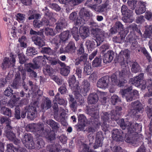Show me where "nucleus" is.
Masks as SVG:
<instances>
[{
  "mask_svg": "<svg viewBox=\"0 0 152 152\" xmlns=\"http://www.w3.org/2000/svg\"><path fill=\"white\" fill-rule=\"evenodd\" d=\"M28 126L30 129L34 130L37 137L39 136L45 137L50 141L54 140L55 138V133L53 132H51L48 135H46L47 133L44 130L43 125L42 124H31Z\"/></svg>",
  "mask_w": 152,
  "mask_h": 152,
  "instance_id": "nucleus-1",
  "label": "nucleus"
},
{
  "mask_svg": "<svg viewBox=\"0 0 152 152\" xmlns=\"http://www.w3.org/2000/svg\"><path fill=\"white\" fill-rule=\"evenodd\" d=\"M114 112V110L112 111L111 119L116 121L117 123L122 129H125L127 128L128 132L131 133L136 131L139 128H141V125L136 123H132L128 121H126L125 123L123 119L117 120L118 118L116 117L117 114H113Z\"/></svg>",
  "mask_w": 152,
  "mask_h": 152,
  "instance_id": "nucleus-2",
  "label": "nucleus"
},
{
  "mask_svg": "<svg viewBox=\"0 0 152 152\" xmlns=\"http://www.w3.org/2000/svg\"><path fill=\"white\" fill-rule=\"evenodd\" d=\"M121 64L122 66L123 67L125 66V68H123V69L119 72V76L120 79L119 80H117V77L115 74H113L111 77V81L113 85H116L119 87L123 86L124 83L127 82V81L126 80H124V81H122V77L124 78L126 75L128 74L130 72L128 66L123 65L122 63H121Z\"/></svg>",
  "mask_w": 152,
  "mask_h": 152,
  "instance_id": "nucleus-3",
  "label": "nucleus"
},
{
  "mask_svg": "<svg viewBox=\"0 0 152 152\" xmlns=\"http://www.w3.org/2000/svg\"><path fill=\"white\" fill-rule=\"evenodd\" d=\"M44 61L43 57L42 56H39L36 58L34 59V65L31 63H28L25 65L26 69L27 72H29V75L32 77H37V73L33 69H39L41 66V63Z\"/></svg>",
  "mask_w": 152,
  "mask_h": 152,
  "instance_id": "nucleus-4",
  "label": "nucleus"
},
{
  "mask_svg": "<svg viewBox=\"0 0 152 152\" xmlns=\"http://www.w3.org/2000/svg\"><path fill=\"white\" fill-rule=\"evenodd\" d=\"M71 35L68 31H64L60 34L58 37L56 36L51 40L52 43H54L57 47L60 45H62L68 40Z\"/></svg>",
  "mask_w": 152,
  "mask_h": 152,
  "instance_id": "nucleus-5",
  "label": "nucleus"
},
{
  "mask_svg": "<svg viewBox=\"0 0 152 152\" xmlns=\"http://www.w3.org/2000/svg\"><path fill=\"white\" fill-rule=\"evenodd\" d=\"M75 98L77 99V102L76 101H74V99L72 96L69 95V101L70 102V106L73 111H75L78 105H82L84 102L83 98L79 93L76 92L74 93Z\"/></svg>",
  "mask_w": 152,
  "mask_h": 152,
  "instance_id": "nucleus-6",
  "label": "nucleus"
},
{
  "mask_svg": "<svg viewBox=\"0 0 152 152\" xmlns=\"http://www.w3.org/2000/svg\"><path fill=\"white\" fill-rule=\"evenodd\" d=\"M65 22L63 20L61 21H59L57 24L55 28V31L50 27H47L45 29V33L47 35L54 36L56 33L61 31L63 28L65 26Z\"/></svg>",
  "mask_w": 152,
  "mask_h": 152,
  "instance_id": "nucleus-7",
  "label": "nucleus"
},
{
  "mask_svg": "<svg viewBox=\"0 0 152 152\" xmlns=\"http://www.w3.org/2000/svg\"><path fill=\"white\" fill-rule=\"evenodd\" d=\"M143 74L141 73L138 76L131 79L129 81L130 83L134 85L135 86L138 87L140 86L142 89H144L146 87V82L143 80Z\"/></svg>",
  "mask_w": 152,
  "mask_h": 152,
  "instance_id": "nucleus-8",
  "label": "nucleus"
},
{
  "mask_svg": "<svg viewBox=\"0 0 152 152\" xmlns=\"http://www.w3.org/2000/svg\"><path fill=\"white\" fill-rule=\"evenodd\" d=\"M121 12L122 15H124L123 21L125 23H131L134 20L132 13V11L128 9L126 6L123 5L121 7Z\"/></svg>",
  "mask_w": 152,
  "mask_h": 152,
  "instance_id": "nucleus-9",
  "label": "nucleus"
},
{
  "mask_svg": "<svg viewBox=\"0 0 152 152\" xmlns=\"http://www.w3.org/2000/svg\"><path fill=\"white\" fill-rule=\"evenodd\" d=\"M22 141L26 148L32 149L34 148V144L32 141V137L29 134H26L23 138Z\"/></svg>",
  "mask_w": 152,
  "mask_h": 152,
  "instance_id": "nucleus-10",
  "label": "nucleus"
},
{
  "mask_svg": "<svg viewBox=\"0 0 152 152\" xmlns=\"http://www.w3.org/2000/svg\"><path fill=\"white\" fill-rule=\"evenodd\" d=\"M10 59L7 57L4 59L3 62L2 64L3 68L9 67L10 66H13L14 65L15 62V58L16 57V55L10 54Z\"/></svg>",
  "mask_w": 152,
  "mask_h": 152,
  "instance_id": "nucleus-11",
  "label": "nucleus"
},
{
  "mask_svg": "<svg viewBox=\"0 0 152 152\" xmlns=\"http://www.w3.org/2000/svg\"><path fill=\"white\" fill-rule=\"evenodd\" d=\"M12 99V102L10 101V103L12 104V106H11L10 107H13L14 106H15L16 108H15V117L17 119H20V109L18 107L20 105L19 103L18 104V103H16V101H17L19 100L20 98H17L15 95H13Z\"/></svg>",
  "mask_w": 152,
  "mask_h": 152,
  "instance_id": "nucleus-12",
  "label": "nucleus"
},
{
  "mask_svg": "<svg viewBox=\"0 0 152 152\" xmlns=\"http://www.w3.org/2000/svg\"><path fill=\"white\" fill-rule=\"evenodd\" d=\"M133 109L131 113L133 115H136L138 113H142L143 107L142 104L139 101H136L132 103Z\"/></svg>",
  "mask_w": 152,
  "mask_h": 152,
  "instance_id": "nucleus-13",
  "label": "nucleus"
},
{
  "mask_svg": "<svg viewBox=\"0 0 152 152\" xmlns=\"http://www.w3.org/2000/svg\"><path fill=\"white\" fill-rule=\"evenodd\" d=\"M69 83L72 89L74 91V93H79L80 91V87L78 86L79 83L76 80V78L74 75L72 76L69 79Z\"/></svg>",
  "mask_w": 152,
  "mask_h": 152,
  "instance_id": "nucleus-14",
  "label": "nucleus"
},
{
  "mask_svg": "<svg viewBox=\"0 0 152 152\" xmlns=\"http://www.w3.org/2000/svg\"><path fill=\"white\" fill-rule=\"evenodd\" d=\"M132 89V87H130L127 89L123 90L121 91V93L123 97H125L127 102H130L134 99L132 94L130 91Z\"/></svg>",
  "mask_w": 152,
  "mask_h": 152,
  "instance_id": "nucleus-15",
  "label": "nucleus"
},
{
  "mask_svg": "<svg viewBox=\"0 0 152 152\" xmlns=\"http://www.w3.org/2000/svg\"><path fill=\"white\" fill-rule=\"evenodd\" d=\"M109 79L107 77H104L100 79L97 83V86L100 88L105 89L108 85Z\"/></svg>",
  "mask_w": 152,
  "mask_h": 152,
  "instance_id": "nucleus-16",
  "label": "nucleus"
},
{
  "mask_svg": "<svg viewBox=\"0 0 152 152\" xmlns=\"http://www.w3.org/2000/svg\"><path fill=\"white\" fill-rule=\"evenodd\" d=\"M27 115V117L31 120L37 116V112L35 107H33L28 106L26 107Z\"/></svg>",
  "mask_w": 152,
  "mask_h": 152,
  "instance_id": "nucleus-17",
  "label": "nucleus"
},
{
  "mask_svg": "<svg viewBox=\"0 0 152 152\" xmlns=\"http://www.w3.org/2000/svg\"><path fill=\"white\" fill-rule=\"evenodd\" d=\"M139 7H137L135 10V12L137 15H140L144 13L146 11V3L140 1L138 2Z\"/></svg>",
  "mask_w": 152,
  "mask_h": 152,
  "instance_id": "nucleus-18",
  "label": "nucleus"
},
{
  "mask_svg": "<svg viewBox=\"0 0 152 152\" xmlns=\"http://www.w3.org/2000/svg\"><path fill=\"white\" fill-rule=\"evenodd\" d=\"M114 56L113 51L111 50L108 51L104 55L103 62L105 64L110 63L113 60Z\"/></svg>",
  "mask_w": 152,
  "mask_h": 152,
  "instance_id": "nucleus-19",
  "label": "nucleus"
},
{
  "mask_svg": "<svg viewBox=\"0 0 152 152\" xmlns=\"http://www.w3.org/2000/svg\"><path fill=\"white\" fill-rule=\"evenodd\" d=\"M95 31L96 32L95 35L96 37V42H97V45H99L104 40V33L102 31L98 29H96Z\"/></svg>",
  "mask_w": 152,
  "mask_h": 152,
  "instance_id": "nucleus-20",
  "label": "nucleus"
},
{
  "mask_svg": "<svg viewBox=\"0 0 152 152\" xmlns=\"http://www.w3.org/2000/svg\"><path fill=\"white\" fill-rule=\"evenodd\" d=\"M103 140V137L101 132H97L96 135V140L94 147L95 149L97 148L102 145Z\"/></svg>",
  "mask_w": 152,
  "mask_h": 152,
  "instance_id": "nucleus-21",
  "label": "nucleus"
},
{
  "mask_svg": "<svg viewBox=\"0 0 152 152\" xmlns=\"http://www.w3.org/2000/svg\"><path fill=\"white\" fill-rule=\"evenodd\" d=\"M32 39L34 43L40 47H42L45 45L44 38H41L40 37L34 36L32 37Z\"/></svg>",
  "mask_w": 152,
  "mask_h": 152,
  "instance_id": "nucleus-22",
  "label": "nucleus"
},
{
  "mask_svg": "<svg viewBox=\"0 0 152 152\" xmlns=\"http://www.w3.org/2000/svg\"><path fill=\"white\" fill-rule=\"evenodd\" d=\"M123 132L118 129L113 130L112 133V137L114 140L119 141L121 140Z\"/></svg>",
  "mask_w": 152,
  "mask_h": 152,
  "instance_id": "nucleus-23",
  "label": "nucleus"
},
{
  "mask_svg": "<svg viewBox=\"0 0 152 152\" xmlns=\"http://www.w3.org/2000/svg\"><path fill=\"white\" fill-rule=\"evenodd\" d=\"M79 32L80 37L83 39L88 37L89 35V29L85 26L80 27L79 28Z\"/></svg>",
  "mask_w": 152,
  "mask_h": 152,
  "instance_id": "nucleus-24",
  "label": "nucleus"
},
{
  "mask_svg": "<svg viewBox=\"0 0 152 152\" xmlns=\"http://www.w3.org/2000/svg\"><path fill=\"white\" fill-rule=\"evenodd\" d=\"M76 49V47L74 43L72 42H70L67 45L65 48V52L72 53L74 52Z\"/></svg>",
  "mask_w": 152,
  "mask_h": 152,
  "instance_id": "nucleus-25",
  "label": "nucleus"
},
{
  "mask_svg": "<svg viewBox=\"0 0 152 152\" xmlns=\"http://www.w3.org/2000/svg\"><path fill=\"white\" fill-rule=\"evenodd\" d=\"M98 96L96 94H91L89 95L88 97V101L90 104H95L98 100Z\"/></svg>",
  "mask_w": 152,
  "mask_h": 152,
  "instance_id": "nucleus-26",
  "label": "nucleus"
},
{
  "mask_svg": "<svg viewBox=\"0 0 152 152\" xmlns=\"http://www.w3.org/2000/svg\"><path fill=\"white\" fill-rule=\"evenodd\" d=\"M78 127L83 129L86 126V118L85 116L83 115H79L78 117Z\"/></svg>",
  "mask_w": 152,
  "mask_h": 152,
  "instance_id": "nucleus-27",
  "label": "nucleus"
},
{
  "mask_svg": "<svg viewBox=\"0 0 152 152\" xmlns=\"http://www.w3.org/2000/svg\"><path fill=\"white\" fill-rule=\"evenodd\" d=\"M51 106V102L48 98H45L41 106L43 109L47 110L50 108Z\"/></svg>",
  "mask_w": 152,
  "mask_h": 152,
  "instance_id": "nucleus-28",
  "label": "nucleus"
},
{
  "mask_svg": "<svg viewBox=\"0 0 152 152\" xmlns=\"http://www.w3.org/2000/svg\"><path fill=\"white\" fill-rule=\"evenodd\" d=\"M92 71L91 64L88 62H86L84 64L83 73L86 75H90Z\"/></svg>",
  "mask_w": 152,
  "mask_h": 152,
  "instance_id": "nucleus-29",
  "label": "nucleus"
},
{
  "mask_svg": "<svg viewBox=\"0 0 152 152\" xmlns=\"http://www.w3.org/2000/svg\"><path fill=\"white\" fill-rule=\"evenodd\" d=\"M60 1L61 3L65 4H69L73 5H77L81 2L79 0H60Z\"/></svg>",
  "mask_w": 152,
  "mask_h": 152,
  "instance_id": "nucleus-30",
  "label": "nucleus"
},
{
  "mask_svg": "<svg viewBox=\"0 0 152 152\" xmlns=\"http://www.w3.org/2000/svg\"><path fill=\"white\" fill-rule=\"evenodd\" d=\"M131 70L133 73H136L140 71V68L139 64L135 62L131 63Z\"/></svg>",
  "mask_w": 152,
  "mask_h": 152,
  "instance_id": "nucleus-31",
  "label": "nucleus"
},
{
  "mask_svg": "<svg viewBox=\"0 0 152 152\" xmlns=\"http://www.w3.org/2000/svg\"><path fill=\"white\" fill-rule=\"evenodd\" d=\"M46 123L50 125L54 130H57L59 127V124L51 119H49L47 121Z\"/></svg>",
  "mask_w": 152,
  "mask_h": 152,
  "instance_id": "nucleus-32",
  "label": "nucleus"
},
{
  "mask_svg": "<svg viewBox=\"0 0 152 152\" xmlns=\"http://www.w3.org/2000/svg\"><path fill=\"white\" fill-rule=\"evenodd\" d=\"M80 16L82 17L86 20L90 17V14L89 11L86 10L83 8L80 10Z\"/></svg>",
  "mask_w": 152,
  "mask_h": 152,
  "instance_id": "nucleus-33",
  "label": "nucleus"
},
{
  "mask_svg": "<svg viewBox=\"0 0 152 152\" xmlns=\"http://www.w3.org/2000/svg\"><path fill=\"white\" fill-rule=\"evenodd\" d=\"M60 146L55 144L50 145L47 147V149L52 152H58L60 150Z\"/></svg>",
  "mask_w": 152,
  "mask_h": 152,
  "instance_id": "nucleus-34",
  "label": "nucleus"
},
{
  "mask_svg": "<svg viewBox=\"0 0 152 152\" xmlns=\"http://www.w3.org/2000/svg\"><path fill=\"white\" fill-rule=\"evenodd\" d=\"M1 112L4 115H7L9 117L12 116L11 110L7 107H1Z\"/></svg>",
  "mask_w": 152,
  "mask_h": 152,
  "instance_id": "nucleus-35",
  "label": "nucleus"
},
{
  "mask_svg": "<svg viewBox=\"0 0 152 152\" xmlns=\"http://www.w3.org/2000/svg\"><path fill=\"white\" fill-rule=\"evenodd\" d=\"M86 45L88 50H92L95 47V42L93 41L87 40L86 42Z\"/></svg>",
  "mask_w": 152,
  "mask_h": 152,
  "instance_id": "nucleus-36",
  "label": "nucleus"
},
{
  "mask_svg": "<svg viewBox=\"0 0 152 152\" xmlns=\"http://www.w3.org/2000/svg\"><path fill=\"white\" fill-rule=\"evenodd\" d=\"M82 88L85 93L88 92L90 89V83L87 80H84L82 83Z\"/></svg>",
  "mask_w": 152,
  "mask_h": 152,
  "instance_id": "nucleus-37",
  "label": "nucleus"
},
{
  "mask_svg": "<svg viewBox=\"0 0 152 152\" xmlns=\"http://www.w3.org/2000/svg\"><path fill=\"white\" fill-rule=\"evenodd\" d=\"M43 70L44 73L46 75H51L53 72L52 68L50 66L47 65L44 67Z\"/></svg>",
  "mask_w": 152,
  "mask_h": 152,
  "instance_id": "nucleus-38",
  "label": "nucleus"
},
{
  "mask_svg": "<svg viewBox=\"0 0 152 152\" xmlns=\"http://www.w3.org/2000/svg\"><path fill=\"white\" fill-rule=\"evenodd\" d=\"M72 34L73 37L76 41L79 39V35L78 33V29L77 27H74L72 30Z\"/></svg>",
  "mask_w": 152,
  "mask_h": 152,
  "instance_id": "nucleus-39",
  "label": "nucleus"
},
{
  "mask_svg": "<svg viewBox=\"0 0 152 152\" xmlns=\"http://www.w3.org/2000/svg\"><path fill=\"white\" fill-rule=\"evenodd\" d=\"M37 54V51L34 48L28 47L26 50V54L28 56H31Z\"/></svg>",
  "mask_w": 152,
  "mask_h": 152,
  "instance_id": "nucleus-40",
  "label": "nucleus"
},
{
  "mask_svg": "<svg viewBox=\"0 0 152 152\" xmlns=\"http://www.w3.org/2000/svg\"><path fill=\"white\" fill-rule=\"evenodd\" d=\"M144 35L146 37H149L152 35V25L147 27L145 31Z\"/></svg>",
  "mask_w": 152,
  "mask_h": 152,
  "instance_id": "nucleus-41",
  "label": "nucleus"
},
{
  "mask_svg": "<svg viewBox=\"0 0 152 152\" xmlns=\"http://www.w3.org/2000/svg\"><path fill=\"white\" fill-rule=\"evenodd\" d=\"M70 67L69 66L61 68V73L64 76H67L70 72Z\"/></svg>",
  "mask_w": 152,
  "mask_h": 152,
  "instance_id": "nucleus-42",
  "label": "nucleus"
},
{
  "mask_svg": "<svg viewBox=\"0 0 152 152\" xmlns=\"http://www.w3.org/2000/svg\"><path fill=\"white\" fill-rule=\"evenodd\" d=\"M15 16L17 20L20 23L23 22L25 19V15L20 13L17 14Z\"/></svg>",
  "mask_w": 152,
  "mask_h": 152,
  "instance_id": "nucleus-43",
  "label": "nucleus"
},
{
  "mask_svg": "<svg viewBox=\"0 0 152 152\" xmlns=\"http://www.w3.org/2000/svg\"><path fill=\"white\" fill-rule=\"evenodd\" d=\"M137 2V0H128L127 4L131 9L134 10L136 6Z\"/></svg>",
  "mask_w": 152,
  "mask_h": 152,
  "instance_id": "nucleus-44",
  "label": "nucleus"
},
{
  "mask_svg": "<svg viewBox=\"0 0 152 152\" xmlns=\"http://www.w3.org/2000/svg\"><path fill=\"white\" fill-rule=\"evenodd\" d=\"M101 59L96 57L92 62V66L94 67L99 66L101 65Z\"/></svg>",
  "mask_w": 152,
  "mask_h": 152,
  "instance_id": "nucleus-45",
  "label": "nucleus"
},
{
  "mask_svg": "<svg viewBox=\"0 0 152 152\" xmlns=\"http://www.w3.org/2000/svg\"><path fill=\"white\" fill-rule=\"evenodd\" d=\"M57 95H56L54 99L53 100V102L54 104L53 108L55 112L58 113V112L59 110H58V106L56 103V102H57Z\"/></svg>",
  "mask_w": 152,
  "mask_h": 152,
  "instance_id": "nucleus-46",
  "label": "nucleus"
},
{
  "mask_svg": "<svg viewBox=\"0 0 152 152\" xmlns=\"http://www.w3.org/2000/svg\"><path fill=\"white\" fill-rule=\"evenodd\" d=\"M115 26L116 31H122L123 29V26L120 22H117L115 23Z\"/></svg>",
  "mask_w": 152,
  "mask_h": 152,
  "instance_id": "nucleus-47",
  "label": "nucleus"
},
{
  "mask_svg": "<svg viewBox=\"0 0 152 152\" xmlns=\"http://www.w3.org/2000/svg\"><path fill=\"white\" fill-rule=\"evenodd\" d=\"M17 53L18 54L20 63L21 64H23L25 61V58L23 54L22 53H20L18 52Z\"/></svg>",
  "mask_w": 152,
  "mask_h": 152,
  "instance_id": "nucleus-48",
  "label": "nucleus"
},
{
  "mask_svg": "<svg viewBox=\"0 0 152 152\" xmlns=\"http://www.w3.org/2000/svg\"><path fill=\"white\" fill-rule=\"evenodd\" d=\"M48 17L49 18V16H46L45 15V17L42 18V21H41V22H42V26H48V25H50V21L48 19Z\"/></svg>",
  "mask_w": 152,
  "mask_h": 152,
  "instance_id": "nucleus-49",
  "label": "nucleus"
},
{
  "mask_svg": "<svg viewBox=\"0 0 152 152\" xmlns=\"http://www.w3.org/2000/svg\"><path fill=\"white\" fill-rule=\"evenodd\" d=\"M110 117V115L107 113H103L102 115V118L104 121V124H107V122H108V120L109 119Z\"/></svg>",
  "mask_w": 152,
  "mask_h": 152,
  "instance_id": "nucleus-50",
  "label": "nucleus"
},
{
  "mask_svg": "<svg viewBox=\"0 0 152 152\" xmlns=\"http://www.w3.org/2000/svg\"><path fill=\"white\" fill-rule=\"evenodd\" d=\"M147 88L148 92L145 95V97H149L152 96V81H151V84L148 86Z\"/></svg>",
  "mask_w": 152,
  "mask_h": 152,
  "instance_id": "nucleus-51",
  "label": "nucleus"
},
{
  "mask_svg": "<svg viewBox=\"0 0 152 152\" xmlns=\"http://www.w3.org/2000/svg\"><path fill=\"white\" fill-rule=\"evenodd\" d=\"M82 17L80 16L79 18H77L76 19L75 22L76 25H80V24L83 23L84 21L86 20V19L83 17L82 18Z\"/></svg>",
  "mask_w": 152,
  "mask_h": 152,
  "instance_id": "nucleus-52",
  "label": "nucleus"
},
{
  "mask_svg": "<svg viewBox=\"0 0 152 152\" xmlns=\"http://www.w3.org/2000/svg\"><path fill=\"white\" fill-rule=\"evenodd\" d=\"M59 94V93H57L56 94L57 95V102L60 104L66 105L67 104V101L63 99L59 98L58 97Z\"/></svg>",
  "mask_w": 152,
  "mask_h": 152,
  "instance_id": "nucleus-53",
  "label": "nucleus"
},
{
  "mask_svg": "<svg viewBox=\"0 0 152 152\" xmlns=\"http://www.w3.org/2000/svg\"><path fill=\"white\" fill-rule=\"evenodd\" d=\"M144 17L145 18L148 20H152V12L150 11H147L145 12Z\"/></svg>",
  "mask_w": 152,
  "mask_h": 152,
  "instance_id": "nucleus-54",
  "label": "nucleus"
},
{
  "mask_svg": "<svg viewBox=\"0 0 152 152\" xmlns=\"http://www.w3.org/2000/svg\"><path fill=\"white\" fill-rule=\"evenodd\" d=\"M111 101L113 104H115L116 102H120V100L117 96L114 95L111 97Z\"/></svg>",
  "mask_w": 152,
  "mask_h": 152,
  "instance_id": "nucleus-55",
  "label": "nucleus"
},
{
  "mask_svg": "<svg viewBox=\"0 0 152 152\" xmlns=\"http://www.w3.org/2000/svg\"><path fill=\"white\" fill-rule=\"evenodd\" d=\"M33 23L34 26L36 28H39L42 26V24L41 21L37 20H34Z\"/></svg>",
  "mask_w": 152,
  "mask_h": 152,
  "instance_id": "nucleus-56",
  "label": "nucleus"
},
{
  "mask_svg": "<svg viewBox=\"0 0 152 152\" xmlns=\"http://www.w3.org/2000/svg\"><path fill=\"white\" fill-rule=\"evenodd\" d=\"M41 52L43 53H45L49 55L52 53V50L49 48L44 47L42 48Z\"/></svg>",
  "mask_w": 152,
  "mask_h": 152,
  "instance_id": "nucleus-57",
  "label": "nucleus"
},
{
  "mask_svg": "<svg viewBox=\"0 0 152 152\" xmlns=\"http://www.w3.org/2000/svg\"><path fill=\"white\" fill-rule=\"evenodd\" d=\"M37 146L39 148H41L43 147L45 145L43 140L41 138L37 139Z\"/></svg>",
  "mask_w": 152,
  "mask_h": 152,
  "instance_id": "nucleus-58",
  "label": "nucleus"
},
{
  "mask_svg": "<svg viewBox=\"0 0 152 152\" xmlns=\"http://www.w3.org/2000/svg\"><path fill=\"white\" fill-rule=\"evenodd\" d=\"M58 113H60V118L63 121L65 119L66 116V113L65 110L62 109L60 111H59Z\"/></svg>",
  "mask_w": 152,
  "mask_h": 152,
  "instance_id": "nucleus-59",
  "label": "nucleus"
},
{
  "mask_svg": "<svg viewBox=\"0 0 152 152\" xmlns=\"http://www.w3.org/2000/svg\"><path fill=\"white\" fill-rule=\"evenodd\" d=\"M0 120L1 123H3L5 121L6 122L7 124V128L8 127L9 128L11 127L10 125V124L11 123V121L10 119H8L7 120H6L5 118L3 117L1 118Z\"/></svg>",
  "mask_w": 152,
  "mask_h": 152,
  "instance_id": "nucleus-60",
  "label": "nucleus"
},
{
  "mask_svg": "<svg viewBox=\"0 0 152 152\" xmlns=\"http://www.w3.org/2000/svg\"><path fill=\"white\" fill-rule=\"evenodd\" d=\"M7 136L9 140H13L15 137V134L12 132L7 133Z\"/></svg>",
  "mask_w": 152,
  "mask_h": 152,
  "instance_id": "nucleus-61",
  "label": "nucleus"
},
{
  "mask_svg": "<svg viewBox=\"0 0 152 152\" xmlns=\"http://www.w3.org/2000/svg\"><path fill=\"white\" fill-rule=\"evenodd\" d=\"M83 148V150L80 152H91V150L89 149L87 145L85 144H83L81 146Z\"/></svg>",
  "mask_w": 152,
  "mask_h": 152,
  "instance_id": "nucleus-62",
  "label": "nucleus"
},
{
  "mask_svg": "<svg viewBox=\"0 0 152 152\" xmlns=\"http://www.w3.org/2000/svg\"><path fill=\"white\" fill-rule=\"evenodd\" d=\"M49 6L52 9L58 11L60 10V8L57 4H51L49 5Z\"/></svg>",
  "mask_w": 152,
  "mask_h": 152,
  "instance_id": "nucleus-63",
  "label": "nucleus"
},
{
  "mask_svg": "<svg viewBox=\"0 0 152 152\" xmlns=\"http://www.w3.org/2000/svg\"><path fill=\"white\" fill-rule=\"evenodd\" d=\"M12 91L11 90V88L8 87L7 88L4 92V94L5 95L7 96H9L10 95L12 94Z\"/></svg>",
  "mask_w": 152,
  "mask_h": 152,
  "instance_id": "nucleus-64",
  "label": "nucleus"
}]
</instances>
